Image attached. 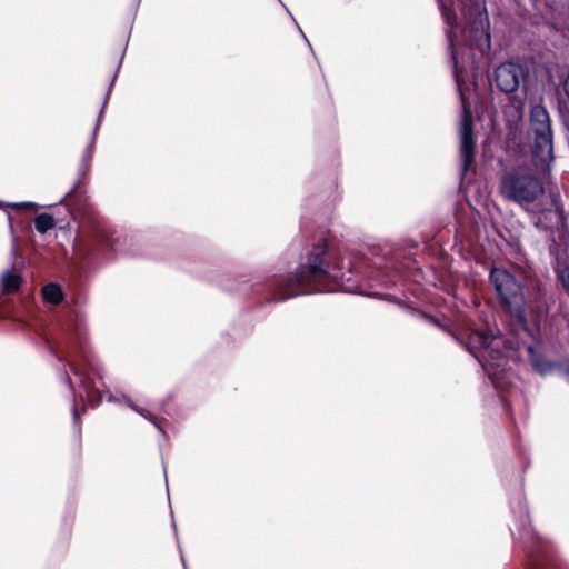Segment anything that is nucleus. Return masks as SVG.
I'll list each match as a JSON object with an SVG mask.
<instances>
[{"label": "nucleus", "mask_w": 569, "mask_h": 569, "mask_svg": "<svg viewBox=\"0 0 569 569\" xmlns=\"http://www.w3.org/2000/svg\"><path fill=\"white\" fill-rule=\"evenodd\" d=\"M446 21V36L451 49L455 78L462 102L459 122L461 171L466 174L475 160L472 114L466 101L465 86L477 69V54L490 50V22L486 6L480 0H452L453 10L438 0Z\"/></svg>", "instance_id": "obj_1"}, {"label": "nucleus", "mask_w": 569, "mask_h": 569, "mask_svg": "<svg viewBox=\"0 0 569 569\" xmlns=\"http://www.w3.org/2000/svg\"><path fill=\"white\" fill-rule=\"evenodd\" d=\"M325 246H317L309 254L307 263L276 287L272 300L283 301L298 295L325 290L327 288L325 282L328 279L349 280L340 267L325 263Z\"/></svg>", "instance_id": "obj_2"}, {"label": "nucleus", "mask_w": 569, "mask_h": 569, "mask_svg": "<svg viewBox=\"0 0 569 569\" xmlns=\"http://www.w3.org/2000/svg\"><path fill=\"white\" fill-rule=\"evenodd\" d=\"M500 191L506 199L520 206L535 203L545 194L542 182L523 168L505 174L500 182Z\"/></svg>", "instance_id": "obj_3"}, {"label": "nucleus", "mask_w": 569, "mask_h": 569, "mask_svg": "<svg viewBox=\"0 0 569 569\" xmlns=\"http://www.w3.org/2000/svg\"><path fill=\"white\" fill-rule=\"evenodd\" d=\"M502 343L500 337L488 335L486 331L476 329L468 335L467 348L480 362L491 379H495L499 370H502L507 359L499 349Z\"/></svg>", "instance_id": "obj_4"}, {"label": "nucleus", "mask_w": 569, "mask_h": 569, "mask_svg": "<svg viewBox=\"0 0 569 569\" xmlns=\"http://www.w3.org/2000/svg\"><path fill=\"white\" fill-rule=\"evenodd\" d=\"M529 134L533 140V158L540 163L552 160L553 141L550 118L548 111L541 104L531 108Z\"/></svg>", "instance_id": "obj_5"}, {"label": "nucleus", "mask_w": 569, "mask_h": 569, "mask_svg": "<svg viewBox=\"0 0 569 569\" xmlns=\"http://www.w3.org/2000/svg\"><path fill=\"white\" fill-rule=\"evenodd\" d=\"M490 282L507 311L517 318L522 317L525 298L521 284L515 276L503 268H493L490 272Z\"/></svg>", "instance_id": "obj_6"}, {"label": "nucleus", "mask_w": 569, "mask_h": 569, "mask_svg": "<svg viewBox=\"0 0 569 569\" xmlns=\"http://www.w3.org/2000/svg\"><path fill=\"white\" fill-rule=\"evenodd\" d=\"M527 70L523 66L515 62L501 63L495 72L497 87L503 92H515L525 77Z\"/></svg>", "instance_id": "obj_7"}, {"label": "nucleus", "mask_w": 569, "mask_h": 569, "mask_svg": "<svg viewBox=\"0 0 569 569\" xmlns=\"http://www.w3.org/2000/svg\"><path fill=\"white\" fill-rule=\"evenodd\" d=\"M22 282V278L12 271H7L1 277V287L4 293H13L18 291Z\"/></svg>", "instance_id": "obj_8"}, {"label": "nucleus", "mask_w": 569, "mask_h": 569, "mask_svg": "<svg viewBox=\"0 0 569 569\" xmlns=\"http://www.w3.org/2000/svg\"><path fill=\"white\" fill-rule=\"evenodd\" d=\"M42 297L47 302L59 305L63 299V293L60 286L49 283L42 288Z\"/></svg>", "instance_id": "obj_9"}, {"label": "nucleus", "mask_w": 569, "mask_h": 569, "mask_svg": "<svg viewBox=\"0 0 569 569\" xmlns=\"http://www.w3.org/2000/svg\"><path fill=\"white\" fill-rule=\"evenodd\" d=\"M56 222L51 214L41 213L34 219V227L38 232L46 233L54 227Z\"/></svg>", "instance_id": "obj_10"}, {"label": "nucleus", "mask_w": 569, "mask_h": 569, "mask_svg": "<svg viewBox=\"0 0 569 569\" xmlns=\"http://www.w3.org/2000/svg\"><path fill=\"white\" fill-rule=\"evenodd\" d=\"M528 351L531 355V362L536 370L542 375H546L551 370L552 365L537 357L531 347L528 348Z\"/></svg>", "instance_id": "obj_11"}, {"label": "nucleus", "mask_w": 569, "mask_h": 569, "mask_svg": "<svg viewBox=\"0 0 569 569\" xmlns=\"http://www.w3.org/2000/svg\"><path fill=\"white\" fill-rule=\"evenodd\" d=\"M559 276L563 286L569 289V267H566L562 270H560Z\"/></svg>", "instance_id": "obj_12"}, {"label": "nucleus", "mask_w": 569, "mask_h": 569, "mask_svg": "<svg viewBox=\"0 0 569 569\" xmlns=\"http://www.w3.org/2000/svg\"><path fill=\"white\" fill-rule=\"evenodd\" d=\"M130 407L137 411L138 413H140L141 416H143L144 418H147L148 420L152 421L154 423V419L153 417L151 416V413L144 409H141V408H138L137 406L134 405H130Z\"/></svg>", "instance_id": "obj_13"}, {"label": "nucleus", "mask_w": 569, "mask_h": 569, "mask_svg": "<svg viewBox=\"0 0 569 569\" xmlns=\"http://www.w3.org/2000/svg\"><path fill=\"white\" fill-rule=\"evenodd\" d=\"M561 88H562L563 96L566 97V99L569 102V73L565 77Z\"/></svg>", "instance_id": "obj_14"}, {"label": "nucleus", "mask_w": 569, "mask_h": 569, "mask_svg": "<svg viewBox=\"0 0 569 569\" xmlns=\"http://www.w3.org/2000/svg\"><path fill=\"white\" fill-rule=\"evenodd\" d=\"M11 207L14 209H21V208L36 209L37 204L33 202H19V203H12Z\"/></svg>", "instance_id": "obj_15"}, {"label": "nucleus", "mask_w": 569, "mask_h": 569, "mask_svg": "<svg viewBox=\"0 0 569 569\" xmlns=\"http://www.w3.org/2000/svg\"><path fill=\"white\" fill-rule=\"evenodd\" d=\"M81 383H82L86 388H88V386H87V383H86V380H84V379H81Z\"/></svg>", "instance_id": "obj_16"}]
</instances>
